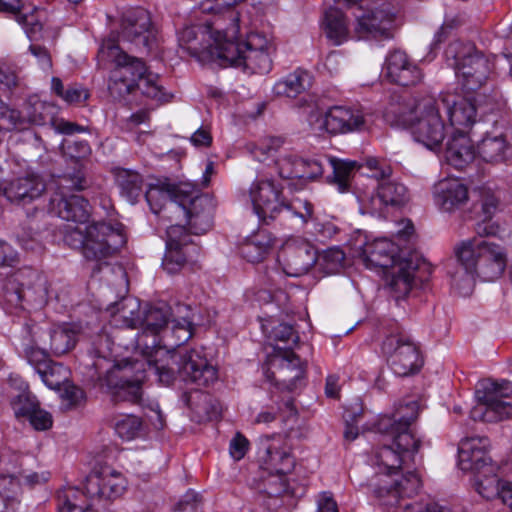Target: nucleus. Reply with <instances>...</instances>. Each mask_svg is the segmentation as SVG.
Segmentation results:
<instances>
[{
	"label": "nucleus",
	"mask_w": 512,
	"mask_h": 512,
	"mask_svg": "<svg viewBox=\"0 0 512 512\" xmlns=\"http://www.w3.org/2000/svg\"><path fill=\"white\" fill-rule=\"evenodd\" d=\"M419 405L416 401L400 404L391 415H385L378 421V430L390 438V444L381 446L374 455V463L385 475L381 485L374 488V495L379 504L386 508L384 512H400L412 509L411 503H405L406 497L417 493L421 481L415 471H408L400 479L390 480V475L403 466L410 467L415 463L416 456L422 445L410 426L417 419ZM419 512H450L449 509L436 503L428 504L424 511Z\"/></svg>",
	"instance_id": "nucleus-1"
},
{
	"label": "nucleus",
	"mask_w": 512,
	"mask_h": 512,
	"mask_svg": "<svg viewBox=\"0 0 512 512\" xmlns=\"http://www.w3.org/2000/svg\"><path fill=\"white\" fill-rule=\"evenodd\" d=\"M174 318L163 329L159 342H152L151 351H145L148 372L159 382L169 385L178 375L187 383L207 387L218 379L217 369L209 363L203 349H179L194 333V317L189 305L177 304Z\"/></svg>",
	"instance_id": "nucleus-2"
},
{
	"label": "nucleus",
	"mask_w": 512,
	"mask_h": 512,
	"mask_svg": "<svg viewBox=\"0 0 512 512\" xmlns=\"http://www.w3.org/2000/svg\"><path fill=\"white\" fill-rule=\"evenodd\" d=\"M459 266L447 273L451 284L463 296L471 293L476 276L484 281H494L504 272L507 264L505 249L491 241L468 239L454 248Z\"/></svg>",
	"instance_id": "nucleus-3"
},
{
	"label": "nucleus",
	"mask_w": 512,
	"mask_h": 512,
	"mask_svg": "<svg viewBox=\"0 0 512 512\" xmlns=\"http://www.w3.org/2000/svg\"><path fill=\"white\" fill-rule=\"evenodd\" d=\"M108 49L116 65L108 85L114 99L126 100L130 94L140 90L142 95L158 103L170 101L171 96L159 84L158 75L149 72L140 58L128 55L115 44H109Z\"/></svg>",
	"instance_id": "nucleus-4"
},
{
	"label": "nucleus",
	"mask_w": 512,
	"mask_h": 512,
	"mask_svg": "<svg viewBox=\"0 0 512 512\" xmlns=\"http://www.w3.org/2000/svg\"><path fill=\"white\" fill-rule=\"evenodd\" d=\"M146 360L124 359L111 363L106 357H98L87 372L88 381L111 395L112 401L138 404L142 400V382L145 378Z\"/></svg>",
	"instance_id": "nucleus-5"
},
{
	"label": "nucleus",
	"mask_w": 512,
	"mask_h": 512,
	"mask_svg": "<svg viewBox=\"0 0 512 512\" xmlns=\"http://www.w3.org/2000/svg\"><path fill=\"white\" fill-rule=\"evenodd\" d=\"M17 263L18 258L11 247L0 241V275L6 276L2 285L3 299L12 307H23L24 303L45 304L48 299L46 277L30 267L9 270Z\"/></svg>",
	"instance_id": "nucleus-6"
},
{
	"label": "nucleus",
	"mask_w": 512,
	"mask_h": 512,
	"mask_svg": "<svg viewBox=\"0 0 512 512\" xmlns=\"http://www.w3.org/2000/svg\"><path fill=\"white\" fill-rule=\"evenodd\" d=\"M64 242L73 249H81L87 260L95 261L92 275L98 274L102 267H108L104 261L114 255L126 243L121 224L113 226L103 221L93 222L85 230L76 227L67 230Z\"/></svg>",
	"instance_id": "nucleus-7"
},
{
	"label": "nucleus",
	"mask_w": 512,
	"mask_h": 512,
	"mask_svg": "<svg viewBox=\"0 0 512 512\" xmlns=\"http://www.w3.org/2000/svg\"><path fill=\"white\" fill-rule=\"evenodd\" d=\"M253 210L259 220L265 224L276 219L286 210L306 224L313 219L314 206L307 199L293 198L287 200L282 194V187L270 178H258L249 188Z\"/></svg>",
	"instance_id": "nucleus-8"
},
{
	"label": "nucleus",
	"mask_w": 512,
	"mask_h": 512,
	"mask_svg": "<svg viewBox=\"0 0 512 512\" xmlns=\"http://www.w3.org/2000/svg\"><path fill=\"white\" fill-rule=\"evenodd\" d=\"M444 54L464 92H476L487 83L494 63L474 44L455 41L447 46Z\"/></svg>",
	"instance_id": "nucleus-9"
},
{
	"label": "nucleus",
	"mask_w": 512,
	"mask_h": 512,
	"mask_svg": "<svg viewBox=\"0 0 512 512\" xmlns=\"http://www.w3.org/2000/svg\"><path fill=\"white\" fill-rule=\"evenodd\" d=\"M272 51V43L258 32H251L244 41H239L237 35L225 37L224 45L220 48V65L265 74L272 68Z\"/></svg>",
	"instance_id": "nucleus-10"
},
{
	"label": "nucleus",
	"mask_w": 512,
	"mask_h": 512,
	"mask_svg": "<svg viewBox=\"0 0 512 512\" xmlns=\"http://www.w3.org/2000/svg\"><path fill=\"white\" fill-rule=\"evenodd\" d=\"M88 182L81 171L58 177V192L51 197L49 209L66 221L85 223L90 216L89 202L79 195H68L70 191H82Z\"/></svg>",
	"instance_id": "nucleus-11"
},
{
	"label": "nucleus",
	"mask_w": 512,
	"mask_h": 512,
	"mask_svg": "<svg viewBox=\"0 0 512 512\" xmlns=\"http://www.w3.org/2000/svg\"><path fill=\"white\" fill-rule=\"evenodd\" d=\"M223 29L220 19L185 26L178 35L179 46L198 61H220V48L225 41Z\"/></svg>",
	"instance_id": "nucleus-12"
},
{
	"label": "nucleus",
	"mask_w": 512,
	"mask_h": 512,
	"mask_svg": "<svg viewBox=\"0 0 512 512\" xmlns=\"http://www.w3.org/2000/svg\"><path fill=\"white\" fill-rule=\"evenodd\" d=\"M353 32L360 40L384 41L394 37L396 13L390 3L375 1L354 12Z\"/></svg>",
	"instance_id": "nucleus-13"
},
{
	"label": "nucleus",
	"mask_w": 512,
	"mask_h": 512,
	"mask_svg": "<svg viewBox=\"0 0 512 512\" xmlns=\"http://www.w3.org/2000/svg\"><path fill=\"white\" fill-rule=\"evenodd\" d=\"M382 350L389 356L391 369L397 376L417 373L423 365L418 347L397 322L387 328Z\"/></svg>",
	"instance_id": "nucleus-14"
},
{
	"label": "nucleus",
	"mask_w": 512,
	"mask_h": 512,
	"mask_svg": "<svg viewBox=\"0 0 512 512\" xmlns=\"http://www.w3.org/2000/svg\"><path fill=\"white\" fill-rule=\"evenodd\" d=\"M477 390L479 404L471 412L474 421L497 422L512 417V403L503 400L512 395V385L509 381L501 382L486 380L480 383Z\"/></svg>",
	"instance_id": "nucleus-15"
},
{
	"label": "nucleus",
	"mask_w": 512,
	"mask_h": 512,
	"mask_svg": "<svg viewBox=\"0 0 512 512\" xmlns=\"http://www.w3.org/2000/svg\"><path fill=\"white\" fill-rule=\"evenodd\" d=\"M437 99L426 97L415 104V118L410 130L414 139L430 150L439 148L445 138V124Z\"/></svg>",
	"instance_id": "nucleus-16"
},
{
	"label": "nucleus",
	"mask_w": 512,
	"mask_h": 512,
	"mask_svg": "<svg viewBox=\"0 0 512 512\" xmlns=\"http://www.w3.org/2000/svg\"><path fill=\"white\" fill-rule=\"evenodd\" d=\"M178 208L188 219L195 234L206 232L212 225L216 204L208 194H199L194 185L182 183Z\"/></svg>",
	"instance_id": "nucleus-17"
},
{
	"label": "nucleus",
	"mask_w": 512,
	"mask_h": 512,
	"mask_svg": "<svg viewBox=\"0 0 512 512\" xmlns=\"http://www.w3.org/2000/svg\"><path fill=\"white\" fill-rule=\"evenodd\" d=\"M120 41L136 50H150L156 38V30L149 12L143 8L127 11L121 20Z\"/></svg>",
	"instance_id": "nucleus-18"
},
{
	"label": "nucleus",
	"mask_w": 512,
	"mask_h": 512,
	"mask_svg": "<svg viewBox=\"0 0 512 512\" xmlns=\"http://www.w3.org/2000/svg\"><path fill=\"white\" fill-rule=\"evenodd\" d=\"M425 266L417 255L399 258L396 265L386 270V282L391 297L398 302L408 296L422 279L419 272Z\"/></svg>",
	"instance_id": "nucleus-19"
},
{
	"label": "nucleus",
	"mask_w": 512,
	"mask_h": 512,
	"mask_svg": "<svg viewBox=\"0 0 512 512\" xmlns=\"http://www.w3.org/2000/svg\"><path fill=\"white\" fill-rule=\"evenodd\" d=\"M490 446L486 437L466 436L461 439L458 448L459 467L473 475L477 473L491 474L497 470L488 456Z\"/></svg>",
	"instance_id": "nucleus-20"
},
{
	"label": "nucleus",
	"mask_w": 512,
	"mask_h": 512,
	"mask_svg": "<svg viewBox=\"0 0 512 512\" xmlns=\"http://www.w3.org/2000/svg\"><path fill=\"white\" fill-rule=\"evenodd\" d=\"M263 332L267 334V338L271 341V345H273L272 341L276 344L274 345V349L283 351L282 357L285 362L286 369H292L295 371L293 375V380H298L304 377L306 364L301 362L300 358L292 351L293 346H295L299 341V336L295 332L292 325L287 323H279L277 326L271 327L268 331V327L266 325H262Z\"/></svg>",
	"instance_id": "nucleus-21"
},
{
	"label": "nucleus",
	"mask_w": 512,
	"mask_h": 512,
	"mask_svg": "<svg viewBox=\"0 0 512 512\" xmlns=\"http://www.w3.org/2000/svg\"><path fill=\"white\" fill-rule=\"evenodd\" d=\"M319 128L334 135L361 132L367 128V120L360 108L333 106L320 117Z\"/></svg>",
	"instance_id": "nucleus-22"
},
{
	"label": "nucleus",
	"mask_w": 512,
	"mask_h": 512,
	"mask_svg": "<svg viewBox=\"0 0 512 512\" xmlns=\"http://www.w3.org/2000/svg\"><path fill=\"white\" fill-rule=\"evenodd\" d=\"M410 200L408 188L390 177L377 182L376 187L369 196L371 213L384 215L389 210L404 207Z\"/></svg>",
	"instance_id": "nucleus-23"
},
{
	"label": "nucleus",
	"mask_w": 512,
	"mask_h": 512,
	"mask_svg": "<svg viewBox=\"0 0 512 512\" xmlns=\"http://www.w3.org/2000/svg\"><path fill=\"white\" fill-rule=\"evenodd\" d=\"M47 189L44 178L27 172L3 183V195L13 205L25 206L43 196Z\"/></svg>",
	"instance_id": "nucleus-24"
},
{
	"label": "nucleus",
	"mask_w": 512,
	"mask_h": 512,
	"mask_svg": "<svg viewBox=\"0 0 512 512\" xmlns=\"http://www.w3.org/2000/svg\"><path fill=\"white\" fill-rule=\"evenodd\" d=\"M280 259L288 276L299 277L306 274L317 262V250L304 240L288 241L282 248Z\"/></svg>",
	"instance_id": "nucleus-25"
},
{
	"label": "nucleus",
	"mask_w": 512,
	"mask_h": 512,
	"mask_svg": "<svg viewBox=\"0 0 512 512\" xmlns=\"http://www.w3.org/2000/svg\"><path fill=\"white\" fill-rule=\"evenodd\" d=\"M440 103L441 109L446 111L451 126L455 127V131L471 127L476 121L477 108L475 99L472 102L466 98H460L454 93H441L437 99Z\"/></svg>",
	"instance_id": "nucleus-26"
},
{
	"label": "nucleus",
	"mask_w": 512,
	"mask_h": 512,
	"mask_svg": "<svg viewBox=\"0 0 512 512\" xmlns=\"http://www.w3.org/2000/svg\"><path fill=\"white\" fill-rule=\"evenodd\" d=\"M384 71L391 82L401 86H414L423 77L418 66L402 50H394L387 55Z\"/></svg>",
	"instance_id": "nucleus-27"
},
{
	"label": "nucleus",
	"mask_w": 512,
	"mask_h": 512,
	"mask_svg": "<svg viewBox=\"0 0 512 512\" xmlns=\"http://www.w3.org/2000/svg\"><path fill=\"white\" fill-rule=\"evenodd\" d=\"M129 304L133 305V300L124 299L123 307L128 306ZM122 312V317L127 322L128 327H141L144 331H149L152 334H160V336L162 335L163 329L167 327L170 316V308L164 303L149 307L143 313V316H134V311L131 310V316L128 317L125 314L124 308H122Z\"/></svg>",
	"instance_id": "nucleus-28"
},
{
	"label": "nucleus",
	"mask_w": 512,
	"mask_h": 512,
	"mask_svg": "<svg viewBox=\"0 0 512 512\" xmlns=\"http://www.w3.org/2000/svg\"><path fill=\"white\" fill-rule=\"evenodd\" d=\"M499 199L490 190L481 189L479 198L473 203L472 211L478 222L475 225V232L480 237L495 236L499 226L491 223V219L498 211Z\"/></svg>",
	"instance_id": "nucleus-29"
},
{
	"label": "nucleus",
	"mask_w": 512,
	"mask_h": 512,
	"mask_svg": "<svg viewBox=\"0 0 512 512\" xmlns=\"http://www.w3.org/2000/svg\"><path fill=\"white\" fill-rule=\"evenodd\" d=\"M436 204L446 212L462 207L468 200V188L458 179H444L435 186Z\"/></svg>",
	"instance_id": "nucleus-30"
},
{
	"label": "nucleus",
	"mask_w": 512,
	"mask_h": 512,
	"mask_svg": "<svg viewBox=\"0 0 512 512\" xmlns=\"http://www.w3.org/2000/svg\"><path fill=\"white\" fill-rule=\"evenodd\" d=\"M398 247L390 240L381 238L366 245L363 260L367 268H381L384 271L396 265Z\"/></svg>",
	"instance_id": "nucleus-31"
},
{
	"label": "nucleus",
	"mask_w": 512,
	"mask_h": 512,
	"mask_svg": "<svg viewBox=\"0 0 512 512\" xmlns=\"http://www.w3.org/2000/svg\"><path fill=\"white\" fill-rule=\"evenodd\" d=\"M445 158L457 169H463L475 158L474 145L465 131L457 130L446 144Z\"/></svg>",
	"instance_id": "nucleus-32"
},
{
	"label": "nucleus",
	"mask_w": 512,
	"mask_h": 512,
	"mask_svg": "<svg viewBox=\"0 0 512 512\" xmlns=\"http://www.w3.org/2000/svg\"><path fill=\"white\" fill-rule=\"evenodd\" d=\"M266 457L265 463L272 472L284 475L292 471L294 468V458L291 454L290 447L283 441L282 438L277 437L272 440L267 439L263 443Z\"/></svg>",
	"instance_id": "nucleus-33"
},
{
	"label": "nucleus",
	"mask_w": 512,
	"mask_h": 512,
	"mask_svg": "<svg viewBox=\"0 0 512 512\" xmlns=\"http://www.w3.org/2000/svg\"><path fill=\"white\" fill-rule=\"evenodd\" d=\"M182 183L178 185L158 181L155 184H149L145 199L154 214H159L167 203L170 206L178 208L180 201V191Z\"/></svg>",
	"instance_id": "nucleus-34"
},
{
	"label": "nucleus",
	"mask_w": 512,
	"mask_h": 512,
	"mask_svg": "<svg viewBox=\"0 0 512 512\" xmlns=\"http://www.w3.org/2000/svg\"><path fill=\"white\" fill-rule=\"evenodd\" d=\"M46 338L49 339L51 353L59 357L67 354L75 347L78 340V331L69 324L58 325L48 332H42L39 337L40 344L45 346Z\"/></svg>",
	"instance_id": "nucleus-35"
},
{
	"label": "nucleus",
	"mask_w": 512,
	"mask_h": 512,
	"mask_svg": "<svg viewBox=\"0 0 512 512\" xmlns=\"http://www.w3.org/2000/svg\"><path fill=\"white\" fill-rule=\"evenodd\" d=\"M0 12L14 14L16 21L24 28L30 41L40 38L39 34L43 31V23L33 13H23L20 0H12L11 2L0 0Z\"/></svg>",
	"instance_id": "nucleus-36"
},
{
	"label": "nucleus",
	"mask_w": 512,
	"mask_h": 512,
	"mask_svg": "<svg viewBox=\"0 0 512 512\" xmlns=\"http://www.w3.org/2000/svg\"><path fill=\"white\" fill-rule=\"evenodd\" d=\"M60 34V28L43 24V31L39 34L38 40L31 41L29 52L36 58L37 64L42 70L49 71L52 68V58L49 50L44 44L38 43L42 40L44 43L53 45Z\"/></svg>",
	"instance_id": "nucleus-37"
},
{
	"label": "nucleus",
	"mask_w": 512,
	"mask_h": 512,
	"mask_svg": "<svg viewBox=\"0 0 512 512\" xmlns=\"http://www.w3.org/2000/svg\"><path fill=\"white\" fill-rule=\"evenodd\" d=\"M311 75L302 69H297L285 78L276 82L273 91L278 96L297 97L311 87Z\"/></svg>",
	"instance_id": "nucleus-38"
},
{
	"label": "nucleus",
	"mask_w": 512,
	"mask_h": 512,
	"mask_svg": "<svg viewBox=\"0 0 512 512\" xmlns=\"http://www.w3.org/2000/svg\"><path fill=\"white\" fill-rule=\"evenodd\" d=\"M115 181L120 194L131 204L138 202L143 191V178L133 170L119 168L115 171Z\"/></svg>",
	"instance_id": "nucleus-39"
},
{
	"label": "nucleus",
	"mask_w": 512,
	"mask_h": 512,
	"mask_svg": "<svg viewBox=\"0 0 512 512\" xmlns=\"http://www.w3.org/2000/svg\"><path fill=\"white\" fill-rule=\"evenodd\" d=\"M22 119L24 120L23 130L28 128L29 125H55V108L44 101H29L25 104Z\"/></svg>",
	"instance_id": "nucleus-40"
},
{
	"label": "nucleus",
	"mask_w": 512,
	"mask_h": 512,
	"mask_svg": "<svg viewBox=\"0 0 512 512\" xmlns=\"http://www.w3.org/2000/svg\"><path fill=\"white\" fill-rule=\"evenodd\" d=\"M325 34L334 45H341L348 39V23L344 13L330 7L325 13Z\"/></svg>",
	"instance_id": "nucleus-41"
},
{
	"label": "nucleus",
	"mask_w": 512,
	"mask_h": 512,
	"mask_svg": "<svg viewBox=\"0 0 512 512\" xmlns=\"http://www.w3.org/2000/svg\"><path fill=\"white\" fill-rule=\"evenodd\" d=\"M329 163L333 173L328 177V182L336 186L340 193H346L350 190L351 179L354 172L359 168L356 161H346L337 158H329Z\"/></svg>",
	"instance_id": "nucleus-42"
},
{
	"label": "nucleus",
	"mask_w": 512,
	"mask_h": 512,
	"mask_svg": "<svg viewBox=\"0 0 512 512\" xmlns=\"http://www.w3.org/2000/svg\"><path fill=\"white\" fill-rule=\"evenodd\" d=\"M199 250L197 245H191V248L166 247L162 267L169 274L178 273L189 260L199 254Z\"/></svg>",
	"instance_id": "nucleus-43"
},
{
	"label": "nucleus",
	"mask_w": 512,
	"mask_h": 512,
	"mask_svg": "<svg viewBox=\"0 0 512 512\" xmlns=\"http://www.w3.org/2000/svg\"><path fill=\"white\" fill-rule=\"evenodd\" d=\"M509 149L510 146L503 135L486 136L477 146L479 156L486 162L504 161Z\"/></svg>",
	"instance_id": "nucleus-44"
},
{
	"label": "nucleus",
	"mask_w": 512,
	"mask_h": 512,
	"mask_svg": "<svg viewBox=\"0 0 512 512\" xmlns=\"http://www.w3.org/2000/svg\"><path fill=\"white\" fill-rule=\"evenodd\" d=\"M415 114V104L397 100L390 102L386 107L384 118L392 126L410 128Z\"/></svg>",
	"instance_id": "nucleus-45"
},
{
	"label": "nucleus",
	"mask_w": 512,
	"mask_h": 512,
	"mask_svg": "<svg viewBox=\"0 0 512 512\" xmlns=\"http://www.w3.org/2000/svg\"><path fill=\"white\" fill-rule=\"evenodd\" d=\"M261 235L247 240L240 247V253L244 259L251 263H259L268 255L271 244L268 239H260Z\"/></svg>",
	"instance_id": "nucleus-46"
},
{
	"label": "nucleus",
	"mask_w": 512,
	"mask_h": 512,
	"mask_svg": "<svg viewBox=\"0 0 512 512\" xmlns=\"http://www.w3.org/2000/svg\"><path fill=\"white\" fill-rule=\"evenodd\" d=\"M38 374L45 385L54 390H61L62 384H65L69 378L68 369L53 361L41 369Z\"/></svg>",
	"instance_id": "nucleus-47"
},
{
	"label": "nucleus",
	"mask_w": 512,
	"mask_h": 512,
	"mask_svg": "<svg viewBox=\"0 0 512 512\" xmlns=\"http://www.w3.org/2000/svg\"><path fill=\"white\" fill-rule=\"evenodd\" d=\"M473 476L475 489L483 498L491 500L498 497L502 482L498 479L496 471L488 475L477 473Z\"/></svg>",
	"instance_id": "nucleus-48"
},
{
	"label": "nucleus",
	"mask_w": 512,
	"mask_h": 512,
	"mask_svg": "<svg viewBox=\"0 0 512 512\" xmlns=\"http://www.w3.org/2000/svg\"><path fill=\"white\" fill-rule=\"evenodd\" d=\"M278 175L282 179H296L297 176H303L302 158L295 154H285L280 156L276 161Z\"/></svg>",
	"instance_id": "nucleus-49"
},
{
	"label": "nucleus",
	"mask_w": 512,
	"mask_h": 512,
	"mask_svg": "<svg viewBox=\"0 0 512 512\" xmlns=\"http://www.w3.org/2000/svg\"><path fill=\"white\" fill-rule=\"evenodd\" d=\"M114 429L123 440H132L141 435L142 420L134 415H124L115 421Z\"/></svg>",
	"instance_id": "nucleus-50"
},
{
	"label": "nucleus",
	"mask_w": 512,
	"mask_h": 512,
	"mask_svg": "<svg viewBox=\"0 0 512 512\" xmlns=\"http://www.w3.org/2000/svg\"><path fill=\"white\" fill-rule=\"evenodd\" d=\"M345 253L338 247L328 248L318 256L317 261L323 272L326 274H335L343 267Z\"/></svg>",
	"instance_id": "nucleus-51"
},
{
	"label": "nucleus",
	"mask_w": 512,
	"mask_h": 512,
	"mask_svg": "<svg viewBox=\"0 0 512 512\" xmlns=\"http://www.w3.org/2000/svg\"><path fill=\"white\" fill-rule=\"evenodd\" d=\"M22 112L10 108L0 99V131L23 130Z\"/></svg>",
	"instance_id": "nucleus-52"
},
{
	"label": "nucleus",
	"mask_w": 512,
	"mask_h": 512,
	"mask_svg": "<svg viewBox=\"0 0 512 512\" xmlns=\"http://www.w3.org/2000/svg\"><path fill=\"white\" fill-rule=\"evenodd\" d=\"M34 343L27 344L24 347V355L27 359L28 363L32 365L37 373L43 369L47 364H49L52 360L49 359V355L47 354L45 348H40L38 344V340H33Z\"/></svg>",
	"instance_id": "nucleus-53"
},
{
	"label": "nucleus",
	"mask_w": 512,
	"mask_h": 512,
	"mask_svg": "<svg viewBox=\"0 0 512 512\" xmlns=\"http://www.w3.org/2000/svg\"><path fill=\"white\" fill-rule=\"evenodd\" d=\"M166 235V247L191 248V245H195L191 239L190 233L185 226L171 225L167 228Z\"/></svg>",
	"instance_id": "nucleus-54"
},
{
	"label": "nucleus",
	"mask_w": 512,
	"mask_h": 512,
	"mask_svg": "<svg viewBox=\"0 0 512 512\" xmlns=\"http://www.w3.org/2000/svg\"><path fill=\"white\" fill-rule=\"evenodd\" d=\"M13 407L16 416L29 418L36 409L39 408V403L35 396L31 395L29 392H23L14 400Z\"/></svg>",
	"instance_id": "nucleus-55"
},
{
	"label": "nucleus",
	"mask_w": 512,
	"mask_h": 512,
	"mask_svg": "<svg viewBox=\"0 0 512 512\" xmlns=\"http://www.w3.org/2000/svg\"><path fill=\"white\" fill-rule=\"evenodd\" d=\"M466 20L463 15L458 14L455 16H446L444 23L440 29L436 32L434 37L433 46L441 44L452 32V30L465 24Z\"/></svg>",
	"instance_id": "nucleus-56"
},
{
	"label": "nucleus",
	"mask_w": 512,
	"mask_h": 512,
	"mask_svg": "<svg viewBox=\"0 0 512 512\" xmlns=\"http://www.w3.org/2000/svg\"><path fill=\"white\" fill-rule=\"evenodd\" d=\"M20 491L19 482L12 476H0V497L5 501H15Z\"/></svg>",
	"instance_id": "nucleus-57"
},
{
	"label": "nucleus",
	"mask_w": 512,
	"mask_h": 512,
	"mask_svg": "<svg viewBox=\"0 0 512 512\" xmlns=\"http://www.w3.org/2000/svg\"><path fill=\"white\" fill-rule=\"evenodd\" d=\"M303 167L301 170L303 171V176H297L296 179L304 180V181H312L322 176L323 174V165L320 161L316 159H304L302 158Z\"/></svg>",
	"instance_id": "nucleus-58"
},
{
	"label": "nucleus",
	"mask_w": 512,
	"mask_h": 512,
	"mask_svg": "<svg viewBox=\"0 0 512 512\" xmlns=\"http://www.w3.org/2000/svg\"><path fill=\"white\" fill-rule=\"evenodd\" d=\"M248 448V439L241 433L237 432L235 436L231 439L229 445V452L231 457L236 461L241 460L246 455Z\"/></svg>",
	"instance_id": "nucleus-59"
},
{
	"label": "nucleus",
	"mask_w": 512,
	"mask_h": 512,
	"mask_svg": "<svg viewBox=\"0 0 512 512\" xmlns=\"http://www.w3.org/2000/svg\"><path fill=\"white\" fill-rule=\"evenodd\" d=\"M365 166L370 169L373 174L372 176L379 182L384 178H388L392 175V168L390 165L382 164L377 158H367Z\"/></svg>",
	"instance_id": "nucleus-60"
},
{
	"label": "nucleus",
	"mask_w": 512,
	"mask_h": 512,
	"mask_svg": "<svg viewBox=\"0 0 512 512\" xmlns=\"http://www.w3.org/2000/svg\"><path fill=\"white\" fill-rule=\"evenodd\" d=\"M89 93L78 85H69L62 96V99L69 104H78L88 99Z\"/></svg>",
	"instance_id": "nucleus-61"
},
{
	"label": "nucleus",
	"mask_w": 512,
	"mask_h": 512,
	"mask_svg": "<svg viewBox=\"0 0 512 512\" xmlns=\"http://www.w3.org/2000/svg\"><path fill=\"white\" fill-rule=\"evenodd\" d=\"M36 430H47L52 426V416L40 407L28 418Z\"/></svg>",
	"instance_id": "nucleus-62"
},
{
	"label": "nucleus",
	"mask_w": 512,
	"mask_h": 512,
	"mask_svg": "<svg viewBox=\"0 0 512 512\" xmlns=\"http://www.w3.org/2000/svg\"><path fill=\"white\" fill-rule=\"evenodd\" d=\"M61 397L69 402L70 405H76L83 398V390L74 384L70 383L69 380L61 387Z\"/></svg>",
	"instance_id": "nucleus-63"
},
{
	"label": "nucleus",
	"mask_w": 512,
	"mask_h": 512,
	"mask_svg": "<svg viewBox=\"0 0 512 512\" xmlns=\"http://www.w3.org/2000/svg\"><path fill=\"white\" fill-rule=\"evenodd\" d=\"M317 512H339L336 501L330 492H322L317 499Z\"/></svg>",
	"instance_id": "nucleus-64"
}]
</instances>
